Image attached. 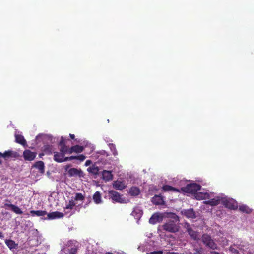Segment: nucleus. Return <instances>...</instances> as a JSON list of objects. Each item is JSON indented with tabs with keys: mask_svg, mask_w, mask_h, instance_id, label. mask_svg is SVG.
Here are the masks:
<instances>
[{
	"mask_svg": "<svg viewBox=\"0 0 254 254\" xmlns=\"http://www.w3.org/2000/svg\"><path fill=\"white\" fill-rule=\"evenodd\" d=\"M201 240L206 247L212 250L218 249L217 244L212 239L210 235L207 234H203L201 237Z\"/></svg>",
	"mask_w": 254,
	"mask_h": 254,
	"instance_id": "f257e3e1",
	"label": "nucleus"
},
{
	"mask_svg": "<svg viewBox=\"0 0 254 254\" xmlns=\"http://www.w3.org/2000/svg\"><path fill=\"white\" fill-rule=\"evenodd\" d=\"M201 186L197 183H190L186 187L181 188V190L185 192L190 194H195L198 190H201Z\"/></svg>",
	"mask_w": 254,
	"mask_h": 254,
	"instance_id": "f03ea898",
	"label": "nucleus"
},
{
	"mask_svg": "<svg viewBox=\"0 0 254 254\" xmlns=\"http://www.w3.org/2000/svg\"><path fill=\"white\" fill-rule=\"evenodd\" d=\"M177 220L178 219L168 221L163 225V229L171 233H175L178 231L179 227L176 224Z\"/></svg>",
	"mask_w": 254,
	"mask_h": 254,
	"instance_id": "7ed1b4c3",
	"label": "nucleus"
},
{
	"mask_svg": "<svg viewBox=\"0 0 254 254\" xmlns=\"http://www.w3.org/2000/svg\"><path fill=\"white\" fill-rule=\"evenodd\" d=\"M221 204L225 207L231 210H236L238 208L237 202L230 198L222 197Z\"/></svg>",
	"mask_w": 254,
	"mask_h": 254,
	"instance_id": "20e7f679",
	"label": "nucleus"
},
{
	"mask_svg": "<svg viewBox=\"0 0 254 254\" xmlns=\"http://www.w3.org/2000/svg\"><path fill=\"white\" fill-rule=\"evenodd\" d=\"M70 167V165H66L65 166V170L66 171H68V174L69 177H75L78 176L79 177H83L84 173L83 171L80 169H78L77 168H72L69 170L68 169Z\"/></svg>",
	"mask_w": 254,
	"mask_h": 254,
	"instance_id": "39448f33",
	"label": "nucleus"
},
{
	"mask_svg": "<svg viewBox=\"0 0 254 254\" xmlns=\"http://www.w3.org/2000/svg\"><path fill=\"white\" fill-rule=\"evenodd\" d=\"M185 228L186 229L189 235L192 239L194 240H198L199 239V233L197 231L193 230L189 223H186Z\"/></svg>",
	"mask_w": 254,
	"mask_h": 254,
	"instance_id": "423d86ee",
	"label": "nucleus"
},
{
	"mask_svg": "<svg viewBox=\"0 0 254 254\" xmlns=\"http://www.w3.org/2000/svg\"><path fill=\"white\" fill-rule=\"evenodd\" d=\"M109 196L114 202L118 203H124V199L122 198L120 193L114 190L109 191Z\"/></svg>",
	"mask_w": 254,
	"mask_h": 254,
	"instance_id": "0eeeda50",
	"label": "nucleus"
},
{
	"mask_svg": "<svg viewBox=\"0 0 254 254\" xmlns=\"http://www.w3.org/2000/svg\"><path fill=\"white\" fill-rule=\"evenodd\" d=\"M164 215L160 213H155L150 218L149 222L151 224H156L162 221Z\"/></svg>",
	"mask_w": 254,
	"mask_h": 254,
	"instance_id": "6e6552de",
	"label": "nucleus"
},
{
	"mask_svg": "<svg viewBox=\"0 0 254 254\" xmlns=\"http://www.w3.org/2000/svg\"><path fill=\"white\" fill-rule=\"evenodd\" d=\"M37 153L36 152H32L29 149H26L24 151L23 153V156L25 160L31 161L35 159Z\"/></svg>",
	"mask_w": 254,
	"mask_h": 254,
	"instance_id": "1a4fd4ad",
	"label": "nucleus"
},
{
	"mask_svg": "<svg viewBox=\"0 0 254 254\" xmlns=\"http://www.w3.org/2000/svg\"><path fill=\"white\" fill-rule=\"evenodd\" d=\"M222 197L220 196H217L215 198L211 199L209 200L205 201V204L209 205L212 206H217L219 203H221Z\"/></svg>",
	"mask_w": 254,
	"mask_h": 254,
	"instance_id": "9d476101",
	"label": "nucleus"
},
{
	"mask_svg": "<svg viewBox=\"0 0 254 254\" xmlns=\"http://www.w3.org/2000/svg\"><path fill=\"white\" fill-rule=\"evenodd\" d=\"M16 156L17 153L12 150L6 151L4 153L0 152V157H3L5 159H8L10 157H16Z\"/></svg>",
	"mask_w": 254,
	"mask_h": 254,
	"instance_id": "9b49d317",
	"label": "nucleus"
},
{
	"mask_svg": "<svg viewBox=\"0 0 254 254\" xmlns=\"http://www.w3.org/2000/svg\"><path fill=\"white\" fill-rule=\"evenodd\" d=\"M152 203L156 205H163L164 201L163 197L160 195H155L152 199Z\"/></svg>",
	"mask_w": 254,
	"mask_h": 254,
	"instance_id": "f8f14e48",
	"label": "nucleus"
},
{
	"mask_svg": "<svg viewBox=\"0 0 254 254\" xmlns=\"http://www.w3.org/2000/svg\"><path fill=\"white\" fill-rule=\"evenodd\" d=\"M54 160L58 163L63 162V158L64 157L65 155L64 153L60 152H54Z\"/></svg>",
	"mask_w": 254,
	"mask_h": 254,
	"instance_id": "ddd939ff",
	"label": "nucleus"
},
{
	"mask_svg": "<svg viewBox=\"0 0 254 254\" xmlns=\"http://www.w3.org/2000/svg\"><path fill=\"white\" fill-rule=\"evenodd\" d=\"M102 178L105 181H109L113 179V175L111 171L103 170L102 172Z\"/></svg>",
	"mask_w": 254,
	"mask_h": 254,
	"instance_id": "4468645a",
	"label": "nucleus"
},
{
	"mask_svg": "<svg viewBox=\"0 0 254 254\" xmlns=\"http://www.w3.org/2000/svg\"><path fill=\"white\" fill-rule=\"evenodd\" d=\"M47 217L49 219H54L55 218H59L63 217L64 214L60 212L55 211L47 214Z\"/></svg>",
	"mask_w": 254,
	"mask_h": 254,
	"instance_id": "2eb2a0df",
	"label": "nucleus"
},
{
	"mask_svg": "<svg viewBox=\"0 0 254 254\" xmlns=\"http://www.w3.org/2000/svg\"><path fill=\"white\" fill-rule=\"evenodd\" d=\"M183 214L188 218L194 219L196 217L195 212L192 209L184 210Z\"/></svg>",
	"mask_w": 254,
	"mask_h": 254,
	"instance_id": "dca6fc26",
	"label": "nucleus"
},
{
	"mask_svg": "<svg viewBox=\"0 0 254 254\" xmlns=\"http://www.w3.org/2000/svg\"><path fill=\"white\" fill-rule=\"evenodd\" d=\"M5 206L9 207L11 210L17 214H22L23 213L22 211L17 206H15L12 204L5 203Z\"/></svg>",
	"mask_w": 254,
	"mask_h": 254,
	"instance_id": "f3484780",
	"label": "nucleus"
},
{
	"mask_svg": "<svg viewBox=\"0 0 254 254\" xmlns=\"http://www.w3.org/2000/svg\"><path fill=\"white\" fill-rule=\"evenodd\" d=\"M33 167L38 169L40 173L42 174L44 173L45 165L43 161H38L36 162Z\"/></svg>",
	"mask_w": 254,
	"mask_h": 254,
	"instance_id": "a211bd4d",
	"label": "nucleus"
},
{
	"mask_svg": "<svg viewBox=\"0 0 254 254\" xmlns=\"http://www.w3.org/2000/svg\"><path fill=\"white\" fill-rule=\"evenodd\" d=\"M15 141L17 143L25 146L27 145L26 141L24 139V137L23 135L20 134H16L15 136Z\"/></svg>",
	"mask_w": 254,
	"mask_h": 254,
	"instance_id": "6ab92c4d",
	"label": "nucleus"
},
{
	"mask_svg": "<svg viewBox=\"0 0 254 254\" xmlns=\"http://www.w3.org/2000/svg\"><path fill=\"white\" fill-rule=\"evenodd\" d=\"M93 199L95 203L98 204L102 202L101 195L99 191L95 192L93 196Z\"/></svg>",
	"mask_w": 254,
	"mask_h": 254,
	"instance_id": "aec40b11",
	"label": "nucleus"
},
{
	"mask_svg": "<svg viewBox=\"0 0 254 254\" xmlns=\"http://www.w3.org/2000/svg\"><path fill=\"white\" fill-rule=\"evenodd\" d=\"M140 192V189L137 187H132L129 190V194L131 196H137Z\"/></svg>",
	"mask_w": 254,
	"mask_h": 254,
	"instance_id": "412c9836",
	"label": "nucleus"
},
{
	"mask_svg": "<svg viewBox=\"0 0 254 254\" xmlns=\"http://www.w3.org/2000/svg\"><path fill=\"white\" fill-rule=\"evenodd\" d=\"M5 243L10 250L16 249L18 245L13 240L11 239L5 240Z\"/></svg>",
	"mask_w": 254,
	"mask_h": 254,
	"instance_id": "4be33fe9",
	"label": "nucleus"
},
{
	"mask_svg": "<svg viewBox=\"0 0 254 254\" xmlns=\"http://www.w3.org/2000/svg\"><path fill=\"white\" fill-rule=\"evenodd\" d=\"M113 186L114 188L120 190H122L126 187L125 183L123 182L120 181H115Z\"/></svg>",
	"mask_w": 254,
	"mask_h": 254,
	"instance_id": "5701e85b",
	"label": "nucleus"
},
{
	"mask_svg": "<svg viewBox=\"0 0 254 254\" xmlns=\"http://www.w3.org/2000/svg\"><path fill=\"white\" fill-rule=\"evenodd\" d=\"M162 189L164 191H172L174 192H180V190L178 189L168 185L163 186V187H162Z\"/></svg>",
	"mask_w": 254,
	"mask_h": 254,
	"instance_id": "b1692460",
	"label": "nucleus"
},
{
	"mask_svg": "<svg viewBox=\"0 0 254 254\" xmlns=\"http://www.w3.org/2000/svg\"><path fill=\"white\" fill-rule=\"evenodd\" d=\"M239 210L243 213L250 214L252 212V209L246 205H242L239 206Z\"/></svg>",
	"mask_w": 254,
	"mask_h": 254,
	"instance_id": "393cba45",
	"label": "nucleus"
},
{
	"mask_svg": "<svg viewBox=\"0 0 254 254\" xmlns=\"http://www.w3.org/2000/svg\"><path fill=\"white\" fill-rule=\"evenodd\" d=\"M30 213L32 216L36 215L37 216H44L47 214V212L44 210H31Z\"/></svg>",
	"mask_w": 254,
	"mask_h": 254,
	"instance_id": "a878e982",
	"label": "nucleus"
},
{
	"mask_svg": "<svg viewBox=\"0 0 254 254\" xmlns=\"http://www.w3.org/2000/svg\"><path fill=\"white\" fill-rule=\"evenodd\" d=\"M87 170L89 172L94 174L97 175L98 174L99 169L98 167L96 166L95 165H93L91 167L88 168Z\"/></svg>",
	"mask_w": 254,
	"mask_h": 254,
	"instance_id": "bb28decb",
	"label": "nucleus"
},
{
	"mask_svg": "<svg viewBox=\"0 0 254 254\" xmlns=\"http://www.w3.org/2000/svg\"><path fill=\"white\" fill-rule=\"evenodd\" d=\"M43 151L47 155H51L54 152L51 145L44 146Z\"/></svg>",
	"mask_w": 254,
	"mask_h": 254,
	"instance_id": "cd10ccee",
	"label": "nucleus"
},
{
	"mask_svg": "<svg viewBox=\"0 0 254 254\" xmlns=\"http://www.w3.org/2000/svg\"><path fill=\"white\" fill-rule=\"evenodd\" d=\"M84 149L83 146L78 145L72 146V150H73L74 152L76 153L82 152L84 151Z\"/></svg>",
	"mask_w": 254,
	"mask_h": 254,
	"instance_id": "c85d7f7f",
	"label": "nucleus"
},
{
	"mask_svg": "<svg viewBox=\"0 0 254 254\" xmlns=\"http://www.w3.org/2000/svg\"><path fill=\"white\" fill-rule=\"evenodd\" d=\"M109 147L111 150V151L112 152L113 155L116 156L118 155V152L116 149L115 145L113 143H110L109 144Z\"/></svg>",
	"mask_w": 254,
	"mask_h": 254,
	"instance_id": "c756f323",
	"label": "nucleus"
},
{
	"mask_svg": "<svg viewBox=\"0 0 254 254\" xmlns=\"http://www.w3.org/2000/svg\"><path fill=\"white\" fill-rule=\"evenodd\" d=\"M85 199V196L81 193H76L74 198L76 201H83Z\"/></svg>",
	"mask_w": 254,
	"mask_h": 254,
	"instance_id": "7c9ffc66",
	"label": "nucleus"
},
{
	"mask_svg": "<svg viewBox=\"0 0 254 254\" xmlns=\"http://www.w3.org/2000/svg\"><path fill=\"white\" fill-rule=\"evenodd\" d=\"M75 205L76 203L75 201L73 200H69L68 204L66 205L65 208L66 209H72Z\"/></svg>",
	"mask_w": 254,
	"mask_h": 254,
	"instance_id": "2f4dec72",
	"label": "nucleus"
},
{
	"mask_svg": "<svg viewBox=\"0 0 254 254\" xmlns=\"http://www.w3.org/2000/svg\"><path fill=\"white\" fill-rule=\"evenodd\" d=\"M60 151L64 154H67L68 151V146L66 145H63V146L60 147Z\"/></svg>",
	"mask_w": 254,
	"mask_h": 254,
	"instance_id": "473e14b6",
	"label": "nucleus"
},
{
	"mask_svg": "<svg viewBox=\"0 0 254 254\" xmlns=\"http://www.w3.org/2000/svg\"><path fill=\"white\" fill-rule=\"evenodd\" d=\"M66 140L64 137H62L60 142L58 143V145L60 147L63 146V145H66Z\"/></svg>",
	"mask_w": 254,
	"mask_h": 254,
	"instance_id": "72a5a7b5",
	"label": "nucleus"
},
{
	"mask_svg": "<svg viewBox=\"0 0 254 254\" xmlns=\"http://www.w3.org/2000/svg\"><path fill=\"white\" fill-rule=\"evenodd\" d=\"M77 252L76 248H72L69 250L68 254H76Z\"/></svg>",
	"mask_w": 254,
	"mask_h": 254,
	"instance_id": "f704fd0d",
	"label": "nucleus"
},
{
	"mask_svg": "<svg viewBox=\"0 0 254 254\" xmlns=\"http://www.w3.org/2000/svg\"><path fill=\"white\" fill-rule=\"evenodd\" d=\"M85 158H86V157L84 155L81 154V155L77 156L76 159L80 161H83L85 159Z\"/></svg>",
	"mask_w": 254,
	"mask_h": 254,
	"instance_id": "c9c22d12",
	"label": "nucleus"
},
{
	"mask_svg": "<svg viewBox=\"0 0 254 254\" xmlns=\"http://www.w3.org/2000/svg\"><path fill=\"white\" fill-rule=\"evenodd\" d=\"M146 254H163V252L161 250L154 251L148 253H146Z\"/></svg>",
	"mask_w": 254,
	"mask_h": 254,
	"instance_id": "e433bc0d",
	"label": "nucleus"
},
{
	"mask_svg": "<svg viewBox=\"0 0 254 254\" xmlns=\"http://www.w3.org/2000/svg\"><path fill=\"white\" fill-rule=\"evenodd\" d=\"M229 250L230 252H231L232 253H235V254H238L239 253V251L234 248H232V247H230V248H229Z\"/></svg>",
	"mask_w": 254,
	"mask_h": 254,
	"instance_id": "4c0bfd02",
	"label": "nucleus"
},
{
	"mask_svg": "<svg viewBox=\"0 0 254 254\" xmlns=\"http://www.w3.org/2000/svg\"><path fill=\"white\" fill-rule=\"evenodd\" d=\"M73 152H74L73 150H72V147L70 148H69L68 147V151H67V153L68 154H72Z\"/></svg>",
	"mask_w": 254,
	"mask_h": 254,
	"instance_id": "58836bf2",
	"label": "nucleus"
},
{
	"mask_svg": "<svg viewBox=\"0 0 254 254\" xmlns=\"http://www.w3.org/2000/svg\"><path fill=\"white\" fill-rule=\"evenodd\" d=\"M62 160H63V162H65V161H69L70 160L69 157H64Z\"/></svg>",
	"mask_w": 254,
	"mask_h": 254,
	"instance_id": "ea45409f",
	"label": "nucleus"
},
{
	"mask_svg": "<svg viewBox=\"0 0 254 254\" xmlns=\"http://www.w3.org/2000/svg\"><path fill=\"white\" fill-rule=\"evenodd\" d=\"M91 163H92V161L90 160H86V161L85 162V165L88 166V165H90Z\"/></svg>",
	"mask_w": 254,
	"mask_h": 254,
	"instance_id": "a19ab883",
	"label": "nucleus"
},
{
	"mask_svg": "<svg viewBox=\"0 0 254 254\" xmlns=\"http://www.w3.org/2000/svg\"><path fill=\"white\" fill-rule=\"evenodd\" d=\"M163 254H179V253L176 252H168L164 253H163Z\"/></svg>",
	"mask_w": 254,
	"mask_h": 254,
	"instance_id": "79ce46f5",
	"label": "nucleus"
},
{
	"mask_svg": "<svg viewBox=\"0 0 254 254\" xmlns=\"http://www.w3.org/2000/svg\"><path fill=\"white\" fill-rule=\"evenodd\" d=\"M76 158H77V156H71L69 157L70 160H72L73 159H76Z\"/></svg>",
	"mask_w": 254,
	"mask_h": 254,
	"instance_id": "37998d69",
	"label": "nucleus"
},
{
	"mask_svg": "<svg viewBox=\"0 0 254 254\" xmlns=\"http://www.w3.org/2000/svg\"><path fill=\"white\" fill-rule=\"evenodd\" d=\"M69 136L72 139H74L75 138V135L72 134H69Z\"/></svg>",
	"mask_w": 254,
	"mask_h": 254,
	"instance_id": "c03bdc74",
	"label": "nucleus"
},
{
	"mask_svg": "<svg viewBox=\"0 0 254 254\" xmlns=\"http://www.w3.org/2000/svg\"><path fill=\"white\" fill-rule=\"evenodd\" d=\"M211 254H221L220 253H219V252H216V251H212V252H211Z\"/></svg>",
	"mask_w": 254,
	"mask_h": 254,
	"instance_id": "a18cd8bd",
	"label": "nucleus"
},
{
	"mask_svg": "<svg viewBox=\"0 0 254 254\" xmlns=\"http://www.w3.org/2000/svg\"><path fill=\"white\" fill-rule=\"evenodd\" d=\"M3 235L2 234V233L0 231V238H3Z\"/></svg>",
	"mask_w": 254,
	"mask_h": 254,
	"instance_id": "49530a36",
	"label": "nucleus"
},
{
	"mask_svg": "<svg viewBox=\"0 0 254 254\" xmlns=\"http://www.w3.org/2000/svg\"><path fill=\"white\" fill-rule=\"evenodd\" d=\"M196 197L198 199H200V198L199 197V196L198 195V194H197V195L196 196ZM204 198H201V199H203Z\"/></svg>",
	"mask_w": 254,
	"mask_h": 254,
	"instance_id": "de8ad7c7",
	"label": "nucleus"
},
{
	"mask_svg": "<svg viewBox=\"0 0 254 254\" xmlns=\"http://www.w3.org/2000/svg\"><path fill=\"white\" fill-rule=\"evenodd\" d=\"M105 254H114L113 253H111V252H107Z\"/></svg>",
	"mask_w": 254,
	"mask_h": 254,
	"instance_id": "09e8293b",
	"label": "nucleus"
},
{
	"mask_svg": "<svg viewBox=\"0 0 254 254\" xmlns=\"http://www.w3.org/2000/svg\"><path fill=\"white\" fill-rule=\"evenodd\" d=\"M205 196H207V197H206L205 198H208V196H209V194H207V193H206V194H205Z\"/></svg>",
	"mask_w": 254,
	"mask_h": 254,
	"instance_id": "8fccbe9b",
	"label": "nucleus"
},
{
	"mask_svg": "<svg viewBox=\"0 0 254 254\" xmlns=\"http://www.w3.org/2000/svg\"><path fill=\"white\" fill-rule=\"evenodd\" d=\"M196 251H197V253H199V254H200V252H199V251H198L197 250H196Z\"/></svg>",
	"mask_w": 254,
	"mask_h": 254,
	"instance_id": "3c124183",
	"label": "nucleus"
},
{
	"mask_svg": "<svg viewBox=\"0 0 254 254\" xmlns=\"http://www.w3.org/2000/svg\"><path fill=\"white\" fill-rule=\"evenodd\" d=\"M2 164V161L0 160V165Z\"/></svg>",
	"mask_w": 254,
	"mask_h": 254,
	"instance_id": "603ef678",
	"label": "nucleus"
}]
</instances>
